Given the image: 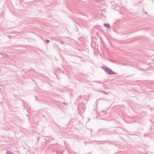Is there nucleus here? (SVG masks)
Here are the masks:
<instances>
[{
  "mask_svg": "<svg viewBox=\"0 0 154 154\" xmlns=\"http://www.w3.org/2000/svg\"><path fill=\"white\" fill-rule=\"evenodd\" d=\"M103 69L105 71L107 72L109 75H112L115 74V72H114L107 67L103 68Z\"/></svg>",
  "mask_w": 154,
  "mask_h": 154,
  "instance_id": "f257e3e1",
  "label": "nucleus"
},
{
  "mask_svg": "<svg viewBox=\"0 0 154 154\" xmlns=\"http://www.w3.org/2000/svg\"><path fill=\"white\" fill-rule=\"evenodd\" d=\"M104 26L109 29L111 28L109 24H104Z\"/></svg>",
  "mask_w": 154,
  "mask_h": 154,
  "instance_id": "f03ea898",
  "label": "nucleus"
},
{
  "mask_svg": "<svg viewBox=\"0 0 154 154\" xmlns=\"http://www.w3.org/2000/svg\"><path fill=\"white\" fill-rule=\"evenodd\" d=\"M49 42V41L48 40H45V42L46 43H48Z\"/></svg>",
  "mask_w": 154,
  "mask_h": 154,
  "instance_id": "20e7f679",
  "label": "nucleus"
},
{
  "mask_svg": "<svg viewBox=\"0 0 154 154\" xmlns=\"http://www.w3.org/2000/svg\"><path fill=\"white\" fill-rule=\"evenodd\" d=\"M7 154H13L12 153L10 152L9 151H8L7 152Z\"/></svg>",
  "mask_w": 154,
  "mask_h": 154,
  "instance_id": "7ed1b4c3",
  "label": "nucleus"
}]
</instances>
